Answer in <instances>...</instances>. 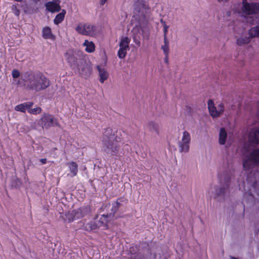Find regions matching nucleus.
<instances>
[{
    "label": "nucleus",
    "instance_id": "obj_44",
    "mask_svg": "<svg viewBox=\"0 0 259 259\" xmlns=\"http://www.w3.org/2000/svg\"><path fill=\"white\" fill-rule=\"evenodd\" d=\"M229 0H218V2H219L220 3L221 2H227Z\"/></svg>",
    "mask_w": 259,
    "mask_h": 259
},
{
    "label": "nucleus",
    "instance_id": "obj_26",
    "mask_svg": "<svg viewBox=\"0 0 259 259\" xmlns=\"http://www.w3.org/2000/svg\"><path fill=\"white\" fill-rule=\"evenodd\" d=\"M250 37H241L237 39L236 43L238 46L248 44L251 40Z\"/></svg>",
    "mask_w": 259,
    "mask_h": 259
},
{
    "label": "nucleus",
    "instance_id": "obj_11",
    "mask_svg": "<svg viewBox=\"0 0 259 259\" xmlns=\"http://www.w3.org/2000/svg\"><path fill=\"white\" fill-rule=\"evenodd\" d=\"M248 141L250 144L257 146L259 145V127L252 128L248 134Z\"/></svg>",
    "mask_w": 259,
    "mask_h": 259
},
{
    "label": "nucleus",
    "instance_id": "obj_46",
    "mask_svg": "<svg viewBox=\"0 0 259 259\" xmlns=\"http://www.w3.org/2000/svg\"><path fill=\"white\" fill-rule=\"evenodd\" d=\"M247 181L248 182H249V181H250V180H249V175H248V176H247Z\"/></svg>",
    "mask_w": 259,
    "mask_h": 259
},
{
    "label": "nucleus",
    "instance_id": "obj_43",
    "mask_svg": "<svg viewBox=\"0 0 259 259\" xmlns=\"http://www.w3.org/2000/svg\"><path fill=\"white\" fill-rule=\"evenodd\" d=\"M257 185V182L256 181H254L252 184V187L253 188V189H255V187H256V185Z\"/></svg>",
    "mask_w": 259,
    "mask_h": 259
},
{
    "label": "nucleus",
    "instance_id": "obj_3",
    "mask_svg": "<svg viewBox=\"0 0 259 259\" xmlns=\"http://www.w3.org/2000/svg\"><path fill=\"white\" fill-rule=\"evenodd\" d=\"M219 177L221 183H223V185L221 187L215 188V197H221L224 199L226 196L229 194V186L231 178L228 175H221L219 176Z\"/></svg>",
    "mask_w": 259,
    "mask_h": 259
},
{
    "label": "nucleus",
    "instance_id": "obj_6",
    "mask_svg": "<svg viewBox=\"0 0 259 259\" xmlns=\"http://www.w3.org/2000/svg\"><path fill=\"white\" fill-rule=\"evenodd\" d=\"M75 30L78 33L83 35L93 36L96 33V26L89 23H79Z\"/></svg>",
    "mask_w": 259,
    "mask_h": 259
},
{
    "label": "nucleus",
    "instance_id": "obj_5",
    "mask_svg": "<svg viewBox=\"0 0 259 259\" xmlns=\"http://www.w3.org/2000/svg\"><path fill=\"white\" fill-rule=\"evenodd\" d=\"M91 211V207L89 205L83 206L72 211L70 213L66 214L69 222L73 221L88 215Z\"/></svg>",
    "mask_w": 259,
    "mask_h": 259
},
{
    "label": "nucleus",
    "instance_id": "obj_15",
    "mask_svg": "<svg viewBox=\"0 0 259 259\" xmlns=\"http://www.w3.org/2000/svg\"><path fill=\"white\" fill-rule=\"evenodd\" d=\"M69 172L67 174V176L71 178L77 175L78 172V165L75 162H71L67 164Z\"/></svg>",
    "mask_w": 259,
    "mask_h": 259
},
{
    "label": "nucleus",
    "instance_id": "obj_31",
    "mask_svg": "<svg viewBox=\"0 0 259 259\" xmlns=\"http://www.w3.org/2000/svg\"><path fill=\"white\" fill-rule=\"evenodd\" d=\"M64 12H65V11L64 10H63L61 13L58 14L56 16V17L54 20L55 24H58L59 23H61L63 20L64 18Z\"/></svg>",
    "mask_w": 259,
    "mask_h": 259
},
{
    "label": "nucleus",
    "instance_id": "obj_40",
    "mask_svg": "<svg viewBox=\"0 0 259 259\" xmlns=\"http://www.w3.org/2000/svg\"><path fill=\"white\" fill-rule=\"evenodd\" d=\"M134 41L138 46H140V44H141L140 41L138 40H136V38H134Z\"/></svg>",
    "mask_w": 259,
    "mask_h": 259
},
{
    "label": "nucleus",
    "instance_id": "obj_48",
    "mask_svg": "<svg viewBox=\"0 0 259 259\" xmlns=\"http://www.w3.org/2000/svg\"><path fill=\"white\" fill-rule=\"evenodd\" d=\"M257 114H258V115L259 116V110H258Z\"/></svg>",
    "mask_w": 259,
    "mask_h": 259
},
{
    "label": "nucleus",
    "instance_id": "obj_45",
    "mask_svg": "<svg viewBox=\"0 0 259 259\" xmlns=\"http://www.w3.org/2000/svg\"><path fill=\"white\" fill-rule=\"evenodd\" d=\"M31 1H33L34 3L36 4L38 2H39L40 0H31Z\"/></svg>",
    "mask_w": 259,
    "mask_h": 259
},
{
    "label": "nucleus",
    "instance_id": "obj_33",
    "mask_svg": "<svg viewBox=\"0 0 259 259\" xmlns=\"http://www.w3.org/2000/svg\"><path fill=\"white\" fill-rule=\"evenodd\" d=\"M41 111V109L38 107L31 109H30V108L29 109H28V111L29 113L35 115L39 114V113H40Z\"/></svg>",
    "mask_w": 259,
    "mask_h": 259
},
{
    "label": "nucleus",
    "instance_id": "obj_14",
    "mask_svg": "<svg viewBox=\"0 0 259 259\" xmlns=\"http://www.w3.org/2000/svg\"><path fill=\"white\" fill-rule=\"evenodd\" d=\"M147 252L148 253L147 255H145L144 254L141 252H138L137 255L129 257V259H156V253H154V255L152 256L151 251L150 248L147 249Z\"/></svg>",
    "mask_w": 259,
    "mask_h": 259
},
{
    "label": "nucleus",
    "instance_id": "obj_27",
    "mask_svg": "<svg viewBox=\"0 0 259 259\" xmlns=\"http://www.w3.org/2000/svg\"><path fill=\"white\" fill-rule=\"evenodd\" d=\"M147 127L150 131H154L158 134V126L155 122L149 121L147 124Z\"/></svg>",
    "mask_w": 259,
    "mask_h": 259
},
{
    "label": "nucleus",
    "instance_id": "obj_49",
    "mask_svg": "<svg viewBox=\"0 0 259 259\" xmlns=\"http://www.w3.org/2000/svg\"><path fill=\"white\" fill-rule=\"evenodd\" d=\"M119 217H118V218H119ZM118 218V217H115V218H116H116Z\"/></svg>",
    "mask_w": 259,
    "mask_h": 259
},
{
    "label": "nucleus",
    "instance_id": "obj_20",
    "mask_svg": "<svg viewBox=\"0 0 259 259\" xmlns=\"http://www.w3.org/2000/svg\"><path fill=\"white\" fill-rule=\"evenodd\" d=\"M82 45L85 47V51L89 53H93L95 50V45L92 41H89L86 39L84 40Z\"/></svg>",
    "mask_w": 259,
    "mask_h": 259
},
{
    "label": "nucleus",
    "instance_id": "obj_24",
    "mask_svg": "<svg viewBox=\"0 0 259 259\" xmlns=\"http://www.w3.org/2000/svg\"><path fill=\"white\" fill-rule=\"evenodd\" d=\"M42 36L45 39H52L53 35L52 33L51 29L49 27H46L42 29Z\"/></svg>",
    "mask_w": 259,
    "mask_h": 259
},
{
    "label": "nucleus",
    "instance_id": "obj_1",
    "mask_svg": "<svg viewBox=\"0 0 259 259\" xmlns=\"http://www.w3.org/2000/svg\"><path fill=\"white\" fill-rule=\"evenodd\" d=\"M24 85L28 90L39 92L50 85V81L41 73L26 72L21 75Z\"/></svg>",
    "mask_w": 259,
    "mask_h": 259
},
{
    "label": "nucleus",
    "instance_id": "obj_42",
    "mask_svg": "<svg viewBox=\"0 0 259 259\" xmlns=\"http://www.w3.org/2000/svg\"><path fill=\"white\" fill-rule=\"evenodd\" d=\"M107 1V0H101L100 4L101 6H103Z\"/></svg>",
    "mask_w": 259,
    "mask_h": 259
},
{
    "label": "nucleus",
    "instance_id": "obj_41",
    "mask_svg": "<svg viewBox=\"0 0 259 259\" xmlns=\"http://www.w3.org/2000/svg\"><path fill=\"white\" fill-rule=\"evenodd\" d=\"M40 161L42 164H45V163H46V162H47V159H46V158H42V159H40Z\"/></svg>",
    "mask_w": 259,
    "mask_h": 259
},
{
    "label": "nucleus",
    "instance_id": "obj_29",
    "mask_svg": "<svg viewBox=\"0 0 259 259\" xmlns=\"http://www.w3.org/2000/svg\"><path fill=\"white\" fill-rule=\"evenodd\" d=\"M97 226H98L94 220V221L88 223L85 227L87 228V230L93 231L98 228Z\"/></svg>",
    "mask_w": 259,
    "mask_h": 259
},
{
    "label": "nucleus",
    "instance_id": "obj_30",
    "mask_svg": "<svg viewBox=\"0 0 259 259\" xmlns=\"http://www.w3.org/2000/svg\"><path fill=\"white\" fill-rule=\"evenodd\" d=\"M128 50H129V49L123 48V47H119L117 53L118 57L120 59H124L127 54V51Z\"/></svg>",
    "mask_w": 259,
    "mask_h": 259
},
{
    "label": "nucleus",
    "instance_id": "obj_8",
    "mask_svg": "<svg viewBox=\"0 0 259 259\" xmlns=\"http://www.w3.org/2000/svg\"><path fill=\"white\" fill-rule=\"evenodd\" d=\"M191 137L187 131L183 132L182 138L179 143V150L181 152H187L189 150Z\"/></svg>",
    "mask_w": 259,
    "mask_h": 259
},
{
    "label": "nucleus",
    "instance_id": "obj_21",
    "mask_svg": "<svg viewBox=\"0 0 259 259\" xmlns=\"http://www.w3.org/2000/svg\"><path fill=\"white\" fill-rule=\"evenodd\" d=\"M227 138V133L224 127L220 129L219 133V143L220 145H224L226 143Z\"/></svg>",
    "mask_w": 259,
    "mask_h": 259
},
{
    "label": "nucleus",
    "instance_id": "obj_32",
    "mask_svg": "<svg viewBox=\"0 0 259 259\" xmlns=\"http://www.w3.org/2000/svg\"><path fill=\"white\" fill-rule=\"evenodd\" d=\"M138 253V248L136 245H132L128 250V255L129 256L128 257V258L129 259V257L135 256V255H137Z\"/></svg>",
    "mask_w": 259,
    "mask_h": 259
},
{
    "label": "nucleus",
    "instance_id": "obj_22",
    "mask_svg": "<svg viewBox=\"0 0 259 259\" xmlns=\"http://www.w3.org/2000/svg\"><path fill=\"white\" fill-rule=\"evenodd\" d=\"M145 6L144 0H136L134 2L135 13H140L141 9L144 8Z\"/></svg>",
    "mask_w": 259,
    "mask_h": 259
},
{
    "label": "nucleus",
    "instance_id": "obj_37",
    "mask_svg": "<svg viewBox=\"0 0 259 259\" xmlns=\"http://www.w3.org/2000/svg\"><path fill=\"white\" fill-rule=\"evenodd\" d=\"M98 215H96V218H95V220L96 222L97 223V225H98V226H97V227H98V228H101V227H103L101 226V225L100 223L98 221Z\"/></svg>",
    "mask_w": 259,
    "mask_h": 259
},
{
    "label": "nucleus",
    "instance_id": "obj_9",
    "mask_svg": "<svg viewBox=\"0 0 259 259\" xmlns=\"http://www.w3.org/2000/svg\"><path fill=\"white\" fill-rule=\"evenodd\" d=\"M242 11L247 15L257 14L259 12V3L243 2Z\"/></svg>",
    "mask_w": 259,
    "mask_h": 259
},
{
    "label": "nucleus",
    "instance_id": "obj_23",
    "mask_svg": "<svg viewBox=\"0 0 259 259\" xmlns=\"http://www.w3.org/2000/svg\"><path fill=\"white\" fill-rule=\"evenodd\" d=\"M131 42V39L127 36L122 37L119 42V47L130 49L129 44Z\"/></svg>",
    "mask_w": 259,
    "mask_h": 259
},
{
    "label": "nucleus",
    "instance_id": "obj_4",
    "mask_svg": "<svg viewBox=\"0 0 259 259\" xmlns=\"http://www.w3.org/2000/svg\"><path fill=\"white\" fill-rule=\"evenodd\" d=\"M259 165V149L253 150L243 160V166L245 170H248Z\"/></svg>",
    "mask_w": 259,
    "mask_h": 259
},
{
    "label": "nucleus",
    "instance_id": "obj_2",
    "mask_svg": "<svg viewBox=\"0 0 259 259\" xmlns=\"http://www.w3.org/2000/svg\"><path fill=\"white\" fill-rule=\"evenodd\" d=\"M120 138L115 135L113 130L110 127L106 128L103 133L102 142L104 150L112 156L117 155L120 145L119 142Z\"/></svg>",
    "mask_w": 259,
    "mask_h": 259
},
{
    "label": "nucleus",
    "instance_id": "obj_13",
    "mask_svg": "<svg viewBox=\"0 0 259 259\" xmlns=\"http://www.w3.org/2000/svg\"><path fill=\"white\" fill-rule=\"evenodd\" d=\"M67 60L73 69H77L80 74H82L80 72V64L82 62V60L77 58L74 55H72L67 57Z\"/></svg>",
    "mask_w": 259,
    "mask_h": 259
},
{
    "label": "nucleus",
    "instance_id": "obj_12",
    "mask_svg": "<svg viewBox=\"0 0 259 259\" xmlns=\"http://www.w3.org/2000/svg\"><path fill=\"white\" fill-rule=\"evenodd\" d=\"M127 201V199L123 197L118 198L115 202L112 203V208L111 209V212L107 214H111V219H114L115 213L118 210L119 208L121 205V202H124L125 204H126Z\"/></svg>",
    "mask_w": 259,
    "mask_h": 259
},
{
    "label": "nucleus",
    "instance_id": "obj_36",
    "mask_svg": "<svg viewBox=\"0 0 259 259\" xmlns=\"http://www.w3.org/2000/svg\"><path fill=\"white\" fill-rule=\"evenodd\" d=\"M161 23H164V25H163L164 38H167L166 35H167L168 26L165 24V22H163L162 21H161Z\"/></svg>",
    "mask_w": 259,
    "mask_h": 259
},
{
    "label": "nucleus",
    "instance_id": "obj_28",
    "mask_svg": "<svg viewBox=\"0 0 259 259\" xmlns=\"http://www.w3.org/2000/svg\"><path fill=\"white\" fill-rule=\"evenodd\" d=\"M164 54H169V41L167 38H164V45L161 46Z\"/></svg>",
    "mask_w": 259,
    "mask_h": 259
},
{
    "label": "nucleus",
    "instance_id": "obj_47",
    "mask_svg": "<svg viewBox=\"0 0 259 259\" xmlns=\"http://www.w3.org/2000/svg\"><path fill=\"white\" fill-rule=\"evenodd\" d=\"M231 259H238V258H236V257H233V256H232V257H231Z\"/></svg>",
    "mask_w": 259,
    "mask_h": 259
},
{
    "label": "nucleus",
    "instance_id": "obj_7",
    "mask_svg": "<svg viewBox=\"0 0 259 259\" xmlns=\"http://www.w3.org/2000/svg\"><path fill=\"white\" fill-rule=\"evenodd\" d=\"M208 109L211 116L214 118L220 116L224 112V105L223 103H220L217 107L214 105V102L211 99H209L207 102Z\"/></svg>",
    "mask_w": 259,
    "mask_h": 259
},
{
    "label": "nucleus",
    "instance_id": "obj_19",
    "mask_svg": "<svg viewBox=\"0 0 259 259\" xmlns=\"http://www.w3.org/2000/svg\"><path fill=\"white\" fill-rule=\"evenodd\" d=\"M33 105L32 102H26L19 104L15 107V110L22 112H25L26 109H29Z\"/></svg>",
    "mask_w": 259,
    "mask_h": 259
},
{
    "label": "nucleus",
    "instance_id": "obj_25",
    "mask_svg": "<svg viewBox=\"0 0 259 259\" xmlns=\"http://www.w3.org/2000/svg\"><path fill=\"white\" fill-rule=\"evenodd\" d=\"M248 34L250 37H255L259 36V25L255 27H251L248 31Z\"/></svg>",
    "mask_w": 259,
    "mask_h": 259
},
{
    "label": "nucleus",
    "instance_id": "obj_35",
    "mask_svg": "<svg viewBox=\"0 0 259 259\" xmlns=\"http://www.w3.org/2000/svg\"><path fill=\"white\" fill-rule=\"evenodd\" d=\"M12 76L14 78H16L19 77L20 73L19 70L17 69H14L12 71Z\"/></svg>",
    "mask_w": 259,
    "mask_h": 259
},
{
    "label": "nucleus",
    "instance_id": "obj_17",
    "mask_svg": "<svg viewBox=\"0 0 259 259\" xmlns=\"http://www.w3.org/2000/svg\"><path fill=\"white\" fill-rule=\"evenodd\" d=\"M109 219H111V214H102L100 218L98 220L100 223L101 226L103 227V229H108V225L107 223L109 221Z\"/></svg>",
    "mask_w": 259,
    "mask_h": 259
},
{
    "label": "nucleus",
    "instance_id": "obj_10",
    "mask_svg": "<svg viewBox=\"0 0 259 259\" xmlns=\"http://www.w3.org/2000/svg\"><path fill=\"white\" fill-rule=\"evenodd\" d=\"M55 123L54 117L50 114H45L40 119L39 124L42 128H48Z\"/></svg>",
    "mask_w": 259,
    "mask_h": 259
},
{
    "label": "nucleus",
    "instance_id": "obj_39",
    "mask_svg": "<svg viewBox=\"0 0 259 259\" xmlns=\"http://www.w3.org/2000/svg\"><path fill=\"white\" fill-rule=\"evenodd\" d=\"M247 195H249V196H250L251 197V198H253V196H252V194L251 192H245L244 193V196H246Z\"/></svg>",
    "mask_w": 259,
    "mask_h": 259
},
{
    "label": "nucleus",
    "instance_id": "obj_34",
    "mask_svg": "<svg viewBox=\"0 0 259 259\" xmlns=\"http://www.w3.org/2000/svg\"><path fill=\"white\" fill-rule=\"evenodd\" d=\"M12 10L13 12L17 16H19L20 15V10L18 9L17 6L16 5H13L12 6Z\"/></svg>",
    "mask_w": 259,
    "mask_h": 259
},
{
    "label": "nucleus",
    "instance_id": "obj_38",
    "mask_svg": "<svg viewBox=\"0 0 259 259\" xmlns=\"http://www.w3.org/2000/svg\"><path fill=\"white\" fill-rule=\"evenodd\" d=\"M165 57H164V62L168 64V54H164Z\"/></svg>",
    "mask_w": 259,
    "mask_h": 259
},
{
    "label": "nucleus",
    "instance_id": "obj_16",
    "mask_svg": "<svg viewBox=\"0 0 259 259\" xmlns=\"http://www.w3.org/2000/svg\"><path fill=\"white\" fill-rule=\"evenodd\" d=\"M46 9L51 13L59 12L60 10V6L59 3L54 2H49L45 5Z\"/></svg>",
    "mask_w": 259,
    "mask_h": 259
},
{
    "label": "nucleus",
    "instance_id": "obj_18",
    "mask_svg": "<svg viewBox=\"0 0 259 259\" xmlns=\"http://www.w3.org/2000/svg\"><path fill=\"white\" fill-rule=\"evenodd\" d=\"M97 69L100 76L99 80L101 83H104L109 77V73L105 68H102L99 65L97 66Z\"/></svg>",
    "mask_w": 259,
    "mask_h": 259
}]
</instances>
